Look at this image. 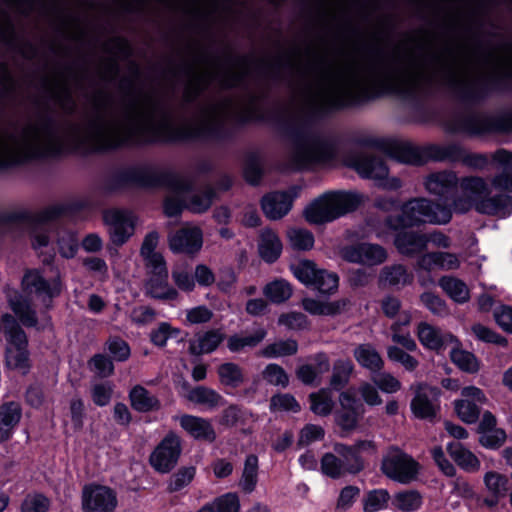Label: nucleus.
Returning <instances> with one entry per match:
<instances>
[{
  "mask_svg": "<svg viewBox=\"0 0 512 512\" xmlns=\"http://www.w3.org/2000/svg\"><path fill=\"white\" fill-rule=\"evenodd\" d=\"M53 136L45 127H28L21 135L0 134V167L53 152Z\"/></svg>",
  "mask_w": 512,
  "mask_h": 512,
  "instance_id": "1",
  "label": "nucleus"
},
{
  "mask_svg": "<svg viewBox=\"0 0 512 512\" xmlns=\"http://www.w3.org/2000/svg\"><path fill=\"white\" fill-rule=\"evenodd\" d=\"M460 189L463 195L454 202V211L458 213H464L474 207L479 213L504 218L512 212V197H488L489 185L480 177L462 178Z\"/></svg>",
  "mask_w": 512,
  "mask_h": 512,
  "instance_id": "2",
  "label": "nucleus"
},
{
  "mask_svg": "<svg viewBox=\"0 0 512 512\" xmlns=\"http://www.w3.org/2000/svg\"><path fill=\"white\" fill-rule=\"evenodd\" d=\"M451 211L431 201L419 198L406 202L401 207V214L387 219L389 230L412 227L421 224H446L451 219Z\"/></svg>",
  "mask_w": 512,
  "mask_h": 512,
  "instance_id": "3",
  "label": "nucleus"
},
{
  "mask_svg": "<svg viewBox=\"0 0 512 512\" xmlns=\"http://www.w3.org/2000/svg\"><path fill=\"white\" fill-rule=\"evenodd\" d=\"M360 202L358 195L336 191L324 193L304 210L305 219L311 224L331 222L356 209Z\"/></svg>",
  "mask_w": 512,
  "mask_h": 512,
  "instance_id": "4",
  "label": "nucleus"
},
{
  "mask_svg": "<svg viewBox=\"0 0 512 512\" xmlns=\"http://www.w3.org/2000/svg\"><path fill=\"white\" fill-rule=\"evenodd\" d=\"M3 321L6 325V365L12 370L26 374L30 368L26 335L12 315L3 314Z\"/></svg>",
  "mask_w": 512,
  "mask_h": 512,
  "instance_id": "5",
  "label": "nucleus"
},
{
  "mask_svg": "<svg viewBox=\"0 0 512 512\" xmlns=\"http://www.w3.org/2000/svg\"><path fill=\"white\" fill-rule=\"evenodd\" d=\"M381 471L395 482L409 484L417 479L420 465L412 456L398 447H390L383 456Z\"/></svg>",
  "mask_w": 512,
  "mask_h": 512,
  "instance_id": "6",
  "label": "nucleus"
},
{
  "mask_svg": "<svg viewBox=\"0 0 512 512\" xmlns=\"http://www.w3.org/2000/svg\"><path fill=\"white\" fill-rule=\"evenodd\" d=\"M290 270L298 281L313 287L320 293H332L338 288V276L335 273L318 269L311 260H297L290 264Z\"/></svg>",
  "mask_w": 512,
  "mask_h": 512,
  "instance_id": "7",
  "label": "nucleus"
},
{
  "mask_svg": "<svg viewBox=\"0 0 512 512\" xmlns=\"http://www.w3.org/2000/svg\"><path fill=\"white\" fill-rule=\"evenodd\" d=\"M117 505V494L108 486L87 484L82 489L81 506L84 512H113Z\"/></svg>",
  "mask_w": 512,
  "mask_h": 512,
  "instance_id": "8",
  "label": "nucleus"
},
{
  "mask_svg": "<svg viewBox=\"0 0 512 512\" xmlns=\"http://www.w3.org/2000/svg\"><path fill=\"white\" fill-rule=\"evenodd\" d=\"M181 442L175 434H168L151 453L150 465L159 473H168L177 464Z\"/></svg>",
  "mask_w": 512,
  "mask_h": 512,
  "instance_id": "9",
  "label": "nucleus"
},
{
  "mask_svg": "<svg viewBox=\"0 0 512 512\" xmlns=\"http://www.w3.org/2000/svg\"><path fill=\"white\" fill-rule=\"evenodd\" d=\"M103 220L110 241L115 246H122L134 234L135 218L129 212L109 210L104 213Z\"/></svg>",
  "mask_w": 512,
  "mask_h": 512,
  "instance_id": "10",
  "label": "nucleus"
},
{
  "mask_svg": "<svg viewBox=\"0 0 512 512\" xmlns=\"http://www.w3.org/2000/svg\"><path fill=\"white\" fill-rule=\"evenodd\" d=\"M60 289L61 284L58 278L47 281L37 270L27 271L22 279V290L30 297L35 296L45 306L51 298L60 293Z\"/></svg>",
  "mask_w": 512,
  "mask_h": 512,
  "instance_id": "11",
  "label": "nucleus"
},
{
  "mask_svg": "<svg viewBox=\"0 0 512 512\" xmlns=\"http://www.w3.org/2000/svg\"><path fill=\"white\" fill-rule=\"evenodd\" d=\"M462 398L454 403L455 411L459 418L466 423H475L480 414V407L487 398L483 391L475 386H468L461 391Z\"/></svg>",
  "mask_w": 512,
  "mask_h": 512,
  "instance_id": "12",
  "label": "nucleus"
},
{
  "mask_svg": "<svg viewBox=\"0 0 512 512\" xmlns=\"http://www.w3.org/2000/svg\"><path fill=\"white\" fill-rule=\"evenodd\" d=\"M412 388L415 391V396L411 401V411L414 416L421 419L434 417L438 411L435 401L438 399L440 391L422 383Z\"/></svg>",
  "mask_w": 512,
  "mask_h": 512,
  "instance_id": "13",
  "label": "nucleus"
},
{
  "mask_svg": "<svg viewBox=\"0 0 512 512\" xmlns=\"http://www.w3.org/2000/svg\"><path fill=\"white\" fill-rule=\"evenodd\" d=\"M168 243L174 253L195 254L202 248L203 233L197 226H185L170 235Z\"/></svg>",
  "mask_w": 512,
  "mask_h": 512,
  "instance_id": "14",
  "label": "nucleus"
},
{
  "mask_svg": "<svg viewBox=\"0 0 512 512\" xmlns=\"http://www.w3.org/2000/svg\"><path fill=\"white\" fill-rule=\"evenodd\" d=\"M341 257L352 263L377 265L385 261L387 254L379 245L362 243L343 248Z\"/></svg>",
  "mask_w": 512,
  "mask_h": 512,
  "instance_id": "15",
  "label": "nucleus"
},
{
  "mask_svg": "<svg viewBox=\"0 0 512 512\" xmlns=\"http://www.w3.org/2000/svg\"><path fill=\"white\" fill-rule=\"evenodd\" d=\"M341 409L335 414L338 427L346 433L354 431L358 426V414L355 410L356 399L349 391L339 395Z\"/></svg>",
  "mask_w": 512,
  "mask_h": 512,
  "instance_id": "16",
  "label": "nucleus"
},
{
  "mask_svg": "<svg viewBox=\"0 0 512 512\" xmlns=\"http://www.w3.org/2000/svg\"><path fill=\"white\" fill-rule=\"evenodd\" d=\"M417 336L420 343L431 350H440L445 346L456 344L457 340L449 333H442L426 322L419 323Z\"/></svg>",
  "mask_w": 512,
  "mask_h": 512,
  "instance_id": "17",
  "label": "nucleus"
},
{
  "mask_svg": "<svg viewBox=\"0 0 512 512\" xmlns=\"http://www.w3.org/2000/svg\"><path fill=\"white\" fill-rule=\"evenodd\" d=\"M178 420L181 427L193 438L210 442L215 440V431L208 420L193 415H182Z\"/></svg>",
  "mask_w": 512,
  "mask_h": 512,
  "instance_id": "18",
  "label": "nucleus"
},
{
  "mask_svg": "<svg viewBox=\"0 0 512 512\" xmlns=\"http://www.w3.org/2000/svg\"><path fill=\"white\" fill-rule=\"evenodd\" d=\"M292 201L285 192L272 193L263 198L262 209L269 219L278 220L291 210Z\"/></svg>",
  "mask_w": 512,
  "mask_h": 512,
  "instance_id": "19",
  "label": "nucleus"
},
{
  "mask_svg": "<svg viewBox=\"0 0 512 512\" xmlns=\"http://www.w3.org/2000/svg\"><path fill=\"white\" fill-rule=\"evenodd\" d=\"M21 416V408L16 402H7L0 406V442L6 441L11 437Z\"/></svg>",
  "mask_w": 512,
  "mask_h": 512,
  "instance_id": "20",
  "label": "nucleus"
},
{
  "mask_svg": "<svg viewBox=\"0 0 512 512\" xmlns=\"http://www.w3.org/2000/svg\"><path fill=\"white\" fill-rule=\"evenodd\" d=\"M224 339L225 334L219 329L206 331L205 333L198 334L195 339L190 342L189 351L194 355L212 353Z\"/></svg>",
  "mask_w": 512,
  "mask_h": 512,
  "instance_id": "21",
  "label": "nucleus"
},
{
  "mask_svg": "<svg viewBox=\"0 0 512 512\" xmlns=\"http://www.w3.org/2000/svg\"><path fill=\"white\" fill-rule=\"evenodd\" d=\"M283 249L279 236L270 229L262 230L258 243L260 257L267 263L275 262Z\"/></svg>",
  "mask_w": 512,
  "mask_h": 512,
  "instance_id": "22",
  "label": "nucleus"
},
{
  "mask_svg": "<svg viewBox=\"0 0 512 512\" xmlns=\"http://www.w3.org/2000/svg\"><path fill=\"white\" fill-rule=\"evenodd\" d=\"M10 309L18 317L21 323L27 327L37 325L34 311L31 309L28 300L19 292L12 291L7 294Z\"/></svg>",
  "mask_w": 512,
  "mask_h": 512,
  "instance_id": "23",
  "label": "nucleus"
},
{
  "mask_svg": "<svg viewBox=\"0 0 512 512\" xmlns=\"http://www.w3.org/2000/svg\"><path fill=\"white\" fill-rule=\"evenodd\" d=\"M346 304L345 300L319 301L309 297L302 300L303 309L311 315L334 316L344 310Z\"/></svg>",
  "mask_w": 512,
  "mask_h": 512,
  "instance_id": "24",
  "label": "nucleus"
},
{
  "mask_svg": "<svg viewBox=\"0 0 512 512\" xmlns=\"http://www.w3.org/2000/svg\"><path fill=\"white\" fill-rule=\"evenodd\" d=\"M395 245L401 254L413 256L426 249L425 235L412 232L399 233L395 238Z\"/></svg>",
  "mask_w": 512,
  "mask_h": 512,
  "instance_id": "25",
  "label": "nucleus"
},
{
  "mask_svg": "<svg viewBox=\"0 0 512 512\" xmlns=\"http://www.w3.org/2000/svg\"><path fill=\"white\" fill-rule=\"evenodd\" d=\"M96 137L104 148L117 146L126 140L124 127L118 122L101 124L97 128Z\"/></svg>",
  "mask_w": 512,
  "mask_h": 512,
  "instance_id": "26",
  "label": "nucleus"
},
{
  "mask_svg": "<svg viewBox=\"0 0 512 512\" xmlns=\"http://www.w3.org/2000/svg\"><path fill=\"white\" fill-rule=\"evenodd\" d=\"M493 158L503 165V173L493 179L492 186L498 190L512 191V154L506 150H499Z\"/></svg>",
  "mask_w": 512,
  "mask_h": 512,
  "instance_id": "27",
  "label": "nucleus"
},
{
  "mask_svg": "<svg viewBox=\"0 0 512 512\" xmlns=\"http://www.w3.org/2000/svg\"><path fill=\"white\" fill-rule=\"evenodd\" d=\"M353 354L360 366L372 372L381 370L384 365L382 357L371 344L365 343L357 346Z\"/></svg>",
  "mask_w": 512,
  "mask_h": 512,
  "instance_id": "28",
  "label": "nucleus"
},
{
  "mask_svg": "<svg viewBox=\"0 0 512 512\" xmlns=\"http://www.w3.org/2000/svg\"><path fill=\"white\" fill-rule=\"evenodd\" d=\"M355 170L363 178L383 180L388 175V168L383 161L376 158H360L354 164Z\"/></svg>",
  "mask_w": 512,
  "mask_h": 512,
  "instance_id": "29",
  "label": "nucleus"
},
{
  "mask_svg": "<svg viewBox=\"0 0 512 512\" xmlns=\"http://www.w3.org/2000/svg\"><path fill=\"white\" fill-rule=\"evenodd\" d=\"M263 294L270 302L281 304L291 298L293 289L287 280L278 278L263 287Z\"/></svg>",
  "mask_w": 512,
  "mask_h": 512,
  "instance_id": "30",
  "label": "nucleus"
},
{
  "mask_svg": "<svg viewBox=\"0 0 512 512\" xmlns=\"http://www.w3.org/2000/svg\"><path fill=\"white\" fill-rule=\"evenodd\" d=\"M332 154V147L322 141H312L299 150V156L304 163L325 161Z\"/></svg>",
  "mask_w": 512,
  "mask_h": 512,
  "instance_id": "31",
  "label": "nucleus"
},
{
  "mask_svg": "<svg viewBox=\"0 0 512 512\" xmlns=\"http://www.w3.org/2000/svg\"><path fill=\"white\" fill-rule=\"evenodd\" d=\"M146 293L158 299H176L178 293L168 282V276L148 277L145 284Z\"/></svg>",
  "mask_w": 512,
  "mask_h": 512,
  "instance_id": "32",
  "label": "nucleus"
},
{
  "mask_svg": "<svg viewBox=\"0 0 512 512\" xmlns=\"http://www.w3.org/2000/svg\"><path fill=\"white\" fill-rule=\"evenodd\" d=\"M447 450L451 458L464 470L477 471L480 467L478 458L460 443H450Z\"/></svg>",
  "mask_w": 512,
  "mask_h": 512,
  "instance_id": "33",
  "label": "nucleus"
},
{
  "mask_svg": "<svg viewBox=\"0 0 512 512\" xmlns=\"http://www.w3.org/2000/svg\"><path fill=\"white\" fill-rule=\"evenodd\" d=\"M129 396L132 407L139 412H149L160 407L158 399L140 385L135 386Z\"/></svg>",
  "mask_w": 512,
  "mask_h": 512,
  "instance_id": "34",
  "label": "nucleus"
},
{
  "mask_svg": "<svg viewBox=\"0 0 512 512\" xmlns=\"http://www.w3.org/2000/svg\"><path fill=\"white\" fill-rule=\"evenodd\" d=\"M335 452L340 456L345 472L358 473L364 468V461L352 446L336 444Z\"/></svg>",
  "mask_w": 512,
  "mask_h": 512,
  "instance_id": "35",
  "label": "nucleus"
},
{
  "mask_svg": "<svg viewBox=\"0 0 512 512\" xmlns=\"http://www.w3.org/2000/svg\"><path fill=\"white\" fill-rule=\"evenodd\" d=\"M392 507L401 512L417 511L422 505V496L416 490H404L395 493L391 500Z\"/></svg>",
  "mask_w": 512,
  "mask_h": 512,
  "instance_id": "36",
  "label": "nucleus"
},
{
  "mask_svg": "<svg viewBox=\"0 0 512 512\" xmlns=\"http://www.w3.org/2000/svg\"><path fill=\"white\" fill-rule=\"evenodd\" d=\"M187 399L195 404L206 406L207 408H215L224 404L223 397L215 390L199 386L187 394Z\"/></svg>",
  "mask_w": 512,
  "mask_h": 512,
  "instance_id": "37",
  "label": "nucleus"
},
{
  "mask_svg": "<svg viewBox=\"0 0 512 512\" xmlns=\"http://www.w3.org/2000/svg\"><path fill=\"white\" fill-rule=\"evenodd\" d=\"M439 285L455 302L464 303L469 299V289L460 279L444 276L439 280Z\"/></svg>",
  "mask_w": 512,
  "mask_h": 512,
  "instance_id": "38",
  "label": "nucleus"
},
{
  "mask_svg": "<svg viewBox=\"0 0 512 512\" xmlns=\"http://www.w3.org/2000/svg\"><path fill=\"white\" fill-rule=\"evenodd\" d=\"M310 409L318 416H328L334 408L333 396L330 390L321 389L310 395Z\"/></svg>",
  "mask_w": 512,
  "mask_h": 512,
  "instance_id": "39",
  "label": "nucleus"
},
{
  "mask_svg": "<svg viewBox=\"0 0 512 512\" xmlns=\"http://www.w3.org/2000/svg\"><path fill=\"white\" fill-rule=\"evenodd\" d=\"M352 93L350 80L336 79L329 82L328 86L321 91L320 100L323 102H333L338 99L349 96Z\"/></svg>",
  "mask_w": 512,
  "mask_h": 512,
  "instance_id": "40",
  "label": "nucleus"
},
{
  "mask_svg": "<svg viewBox=\"0 0 512 512\" xmlns=\"http://www.w3.org/2000/svg\"><path fill=\"white\" fill-rule=\"evenodd\" d=\"M240 501L235 493H226L205 505L198 512H239Z\"/></svg>",
  "mask_w": 512,
  "mask_h": 512,
  "instance_id": "41",
  "label": "nucleus"
},
{
  "mask_svg": "<svg viewBox=\"0 0 512 512\" xmlns=\"http://www.w3.org/2000/svg\"><path fill=\"white\" fill-rule=\"evenodd\" d=\"M264 328H258L248 336L233 335L229 337L227 346L231 352H239L247 347L257 346L266 336Z\"/></svg>",
  "mask_w": 512,
  "mask_h": 512,
  "instance_id": "42",
  "label": "nucleus"
},
{
  "mask_svg": "<svg viewBox=\"0 0 512 512\" xmlns=\"http://www.w3.org/2000/svg\"><path fill=\"white\" fill-rule=\"evenodd\" d=\"M456 183L457 177L453 172H441L429 176L425 186L430 193L441 195Z\"/></svg>",
  "mask_w": 512,
  "mask_h": 512,
  "instance_id": "43",
  "label": "nucleus"
},
{
  "mask_svg": "<svg viewBox=\"0 0 512 512\" xmlns=\"http://www.w3.org/2000/svg\"><path fill=\"white\" fill-rule=\"evenodd\" d=\"M452 346L450 357L459 369L468 373H475L479 370V362L472 353L458 348L457 343Z\"/></svg>",
  "mask_w": 512,
  "mask_h": 512,
  "instance_id": "44",
  "label": "nucleus"
},
{
  "mask_svg": "<svg viewBox=\"0 0 512 512\" xmlns=\"http://www.w3.org/2000/svg\"><path fill=\"white\" fill-rule=\"evenodd\" d=\"M258 458L255 455H248L245 459L240 486L243 491L251 493L257 484Z\"/></svg>",
  "mask_w": 512,
  "mask_h": 512,
  "instance_id": "45",
  "label": "nucleus"
},
{
  "mask_svg": "<svg viewBox=\"0 0 512 512\" xmlns=\"http://www.w3.org/2000/svg\"><path fill=\"white\" fill-rule=\"evenodd\" d=\"M213 197L214 193L211 189L195 193L188 192L186 208L193 213H203L210 208Z\"/></svg>",
  "mask_w": 512,
  "mask_h": 512,
  "instance_id": "46",
  "label": "nucleus"
},
{
  "mask_svg": "<svg viewBox=\"0 0 512 512\" xmlns=\"http://www.w3.org/2000/svg\"><path fill=\"white\" fill-rule=\"evenodd\" d=\"M188 191L183 188L173 190L164 204L165 214L169 217L178 215L186 207Z\"/></svg>",
  "mask_w": 512,
  "mask_h": 512,
  "instance_id": "47",
  "label": "nucleus"
},
{
  "mask_svg": "<svg viewBox=\"0 0 512 512\" xmlns=\"http://www.w3.org/2000/svg\"><path fill=\"white\" fill-rule=\"evenodd\" d=\"M290 246L295 250L306 251L314 246V236L305 229L292 228L287 232Z\"/></svg>",
  "mask_w": 512,
  "mask_h": 512,
  "instance_id": "48",
  "label": "nucleus"
},
{
  "mask_svg": "<svg viewBox=\"0 0 512 512\" xmlns=\"http://www.w3.org/2000/svg\"><path fill=\"white\" fill-rule=\"evenodd\" d=\"M220 382L229 387L239 386L244 378L241 368L235 363H224L218 367Z\"/></svg>",
  "mask_w": 512,
  "mask_h": 512,
  "instance_id": "49",
  "label": "nucleus"
},
{
  "mask_svg": "<svg viewBox=\"0 0 512 512\" xmlns=\"http://www.w3.org/2000/svg\"><path fill=\"white\" fill-rule=\"evenodd\" d=\"M418 83V74L412 70H405L392 76L390 87L394 91L404 92L416 87Z\"/></svg>",
  "mask_w": 512,
  "mask_h": 512,
  "instance_id": "50",
  "label": "nucleus"
},
{
  "mask_svg": "<svg viewBox=\"0 0 512 512\" xmlns=\"http://www.w3.org/2000/svg\"><path fill=\"white\" fill-rule=\"evenodd\" d=\"M390 495L385 489H375L370 491L363 501L365 512H376L387 507Z\"/></svg>",
  "mask_w": 512,
  "mask_h": 512,
  "instance_id": "51",
  "label": "nucleus"
},
{
  "mask_svg": "<svg viewBox=\"0 0 512 512\" xmlns=\"http://www.w3.org/2000/svg\"><path fill=\"white\" fill-rule=\"evenodd\" d=\"M317 359V368H313L310 365H303L298 369L297 376L303 383L312 384L319 373L329 370L330 364L325 355H319Z\"/></svg>",
  "mask_w": 512,
  "mask_h": 512,
  "instance_id": "52",
  "label": "nucleus"
},
{
  "mask_svg": "<svg viewBox=\"0 0 512 512\" xmlns=\"http://www.w3.org/2000/svg\"><path fill=\"white\" fill-rule=\"evenodd\" d=\"M353 368V363L350 360L340 359L336 361L333 367V375L330 381L332 387L339 389L347 384Z\"/></svg>",
  "mask_w": 512,
  "mask_h": 512,
  "instance_id": "53",
  "label": "nucleus"
},
{
  "mask_svg": "<svg viewBox=\"0 0 512 512\" xmlns=\"http://www.w3.org/2000/svg\"><path fill=\"white\" fill-rule=\"evenodd\" d=\"M298 345L294 340L277 341L266 346L261 354L268 358H277L281 356L292 355L297 352Z\"/></svg>",
  "mask_w": 512,
  "mask_h": 512,
  "instance_id": "54",
  "label": "nucleus"
},
{
  "mask_svg": "<svg viewBox=\"0 0 512 512\" xmlns=\"http://www.w3.org/2000/svg\"><path fill=\"white\" fill-rule=\"evenodd\" d=\"M180 329L172 327L168 322H161L151 331L150 339L153 344L163 347L170 338L178 337Z\"/></svg>",
  "mask_w": 512,
  "mask_h": 512,
  "instance_id": "55",
  "label": "nucleus"
},
{
  "mask_svg": "<svg viewBox=\"0 0 512 512\" xmlns=\"http://www.w3.org/2000/svg\"><path fill=\"white\" fill-rule=\"evenodd\" d=\"M301 409L296 399L289 394H279L271 398L270 410L273 412H299Z\"/></svg>",
  "mask_w": 512,
  "mask_h": 512,
  "instance_id": "56",
  "label": "nucleus"
},
{
  "mask_svg": "<svg viewBox=\"0 0 512 512\" xmlns=\"http://www.w3.org/2000/svg\"><path fill=\"white\" fill-rule=\"evenodd\" d=\"M387 356L391 361L400 363L408 371H413L418 366V361L413 356L397 346L388 347Z\"/></svg>",
  "mask_w": 512,
  "mask_h": 512,
  "instance_id": "57",
  "label": "nucleus"
},
{
  "mask_svg": "<svg viewBox=\"0 0 512 512\" xmlns=\"http://www.w3.org/2000/svg\"><path fill=\"white\" fill-rule=\"evenodd\" d=\"M321 470L325 475L332 478H337L345 472L340 458L331 453H326L322 457Z\"/></svg>",
  "mask_w": 512,
  "mask_h": 512,
  "instance_id": "58",
  "label": "nucleus"
},
{
  "mask_svg": "<svg viewBox=\"0 0 512 512\" xmlns=\"http://www.w3.org/2000/svg\"><path fill=\"white\" fill-rule=\"evenodd\" d=\"M175 285L182 291L192 292L195 289L194 274L191 275L184 267H175L172 271Z\"/></svg>",
  "mask_w": 512,
  "mask_h": 512,
  "instance_id": "59",
  "label": "nucleus"
},
{
  "mask_svg": "<svg viewBox=\"0 0 512 512\" xmlns=\"http://www.w3.org/2000/svg\"><path fill=\"white\" fill-rule=\"evenodd\" d=\"M278 323L291 330L305 329L309 324L307 317L303 313L295 311L282 314L278 319Z\"/></svg>",
  "mask_w": 512,
  "mask_h": 512,
  "instance_id": "60",
  "label": "nucleus"
},
{
  "mask_svg": "<svg viewBox=\"0 0 512 512\" xmlns=\"http://www.w3.org/2000/svg\"><path fill=\"white\" fill-rule=\"evenodd\" d=\"M411 277L403 266H394L385 269L383 272V281L390 285H404L410 282Z\"/></svg>",
  "mask_w": 512,
  "mask_h": 512,
  "instance_id": "61",
  "label": "nucleus"
},
{
  "mask_svg": "<svg viewBox=\"0 0 512 512\" xmlns=\"http://www.w3.org/2000/svg\"><path fill=\"white\" fill-rule=\"evenodd\" d=\"M373 381L382 392L387 394L396 393L402 387L401 382L395 376L387 372L379 374Z\"/></svg>",
  "mask_w": 512,
  "mask_h": 512,
  "instance_id": "62",
  "label": "nucleus"
},
{
  "mask_svg": "<svg viewBox=\"0 0 512 512\" xmlns=\"http://www.w3.org/2000/svg\"><path fill=\"white\" fill-rule=\"evenodd\" d=\"M212 317V310L205 305H199L186 311V322L190 325L207 323Z\"/></svg>",
  "mask_w": 512,
  "mask_h": 512,
  "instance_id": "63",
  "label": "nucleus"
},
{
  "mask_svg": "<svg viewBox=\"0 0 512 512\" xmlns=\"http://www.w3.org/2000/svg\"><path fill=\"white\" fill-rule=\"evenodd\" d=\"M21 508L22 512H47L49 500L40 494L28 495Z\"/></svg>",
  "mask_w": 512,
  "mask_h": 512,
  "instance_id": "64",
  "label": "nucleus"
}]
</instances>
